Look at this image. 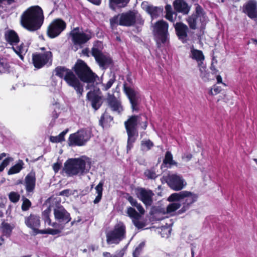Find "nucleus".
<instances>
[{
	"label": "nucleus",
	"mask_w": 257,
	"mask_h": 257,
	"mask_svg": "<svg viewBox=\"0 0 257 257\" xmlns=\"http://www.w3.org/2000/svg\"><path fill=\"white\" fill-rule=\"evenodd\" d=\"M43 11L38 6L28 8L21 17V24L30 31H35L40 28L44 22Z\"/></svg>",
	"instance_id": "nucleus-1"
},
{
	"label": "nucleus",
	"mask_w": 257,
	"mask_h": 257,
	"mask_svg": "<svg viewBox=\"0 0 257 257\" xmlns=\"http://www.w3.org/2000/svg\"><path fill=\"white\" fill-rule=\"evenodd\" d=\"M90 167V159L82 156L68 159L64 164L63 171L69 176H83L88 172Z\"/></svg>",
	"instance_id": "nucleus-2"
},
{
	"label": "nucleus",
	"mask_w": 257,
	"mask_h": 257,
	"mask_svg": "<svg viewBox=\"0 0 257 257\" xmlns=\"http://www.w3.org/2000/svg\"><path fill=\"white\" fill-rule=\"evenodd\" d=\"M143 118L141 116L132 115L125 121L124 125L126 129L127 141V152L133 148V144L135 142L138 137V132L137 130V125L140 124L143 129L146 130L147 127V122L146 120L142 121Z\"/></svg>",
	"instance_id": "nucleus-3"
},
{
	"label": "nucleus",
	"mask_w": 257,
	"mask_h": 257,
	"mask_svg": "<svg viewBox=\"0 0 257 257\" xmlns=\"http://www.w3.org/2000/svg\"><path fill=\"white\" fill-rule=\"evenodd\" d=\"M56 75L63 78L67 83L74 88L76 90L79 97L82 96L83 88L79 78L69 69L64 67H57L55 69Z\"/></svg>",
	"instance_id": "nucleus-4"
},
{
	"label": "nucleus",
	"mask_w": 257,
	"mask_h": 257,
	"mask_svg": "<svg viewBox=\"0 0 257 257\" xmlns=\"http://www.w3.org/2000/svg\"><path fill=\"white\" fill-rule=\"evenodd\" d=\"M73 69L81 81L87 83H92L95 81L94 74L83 61L77 60Z\"/></svg>",
	"instance_id": "nucleus-5"
},
{
	"label": "nucleus",
	"mask_w": 257,
	"mask_h": 257,
	"mask_svg": "<svg viewBox=\"0 0 257 257\" xmlns=\"http://www.w3.org/2000/svg\"><path fill=\"white\" fill-rule=\"evenodd\" d=\"M126 227L123 223L116 224L113 229L108 231L106 234L107 244H118L125 237Z\"/></svg>",
	"instance_id": "nucleus-6"
},
{
	"label": "nucleus",
	"mask_w": 257,
	"mask_h": 257,
	"mask_svg": "<svg viewBox=\"0 0 257 257\" xmlns=\"http://www.w3.org/2000/svg\"><path fill=\"white\" fill-rule=\"evenodd\" d=\"M90 137L91 133L89 130H81L70 135L68 144L69 146H83Z\"/></svg>",
	"instance_id": "nucleus-7"
},
{
	"label": "nucleus",
	"mask_w": 257,
	"mask_h": 257,
	"mask_svg": "<svg viewBox=\"0 0 257 257\" xmlns=\"http://www.w3.org/2000/svg\"><path fill=\"white\" fill-rule=\"evenodd\" d=\"M187 21L190 28L195 30L199 26L203 27L205 25L206 18L202 13V9L200 7L197 6L196 13L189 17Z\"/></svg>",
	"instance_id": "nucleus-8"
},
{
	"label": "nucleus",
	"mask_w": 257,
	"mask_h": 257,
	"mask_svg": "<svg viewBox=\"0 0 257 257\" xmlns=\"http://www.w3.org/2000/svg\"><path fill=\"white\" fill-rule=\"evenodd\" d=\"M65 22L61 19L54 20L48 26L47 35L51 38L58 36L66 28Z\"/></svg>",
	"instance_id": "nucleus-9"
},
{
	"label": "nucleus",
	"mask_w": 257,
	"mask_h": 257,
	"mask_svg": "<svg viewBox=\"0 0 257 257\" xmlns=\"http://www.w3.org/2000/svg\"><path fill=\"white\" fill-rule=\"evenodd\" d=\"M154 32L163 43H166L168 39V24L164 20L159 21L154 26Z\"/></svg>",
	"instance_id": "nucleus-10"
},
{
	"label": "nucleus",
	"mask_w": 257,
	"mask_h": 257,
	"mask_svg": "<svg viewBox=\"0 0 257 257\" xmlns=\"http://www.w3.org/2000/svg\"><path fill=\"white\" fill-rule=\"evenodd\" d=\"M73 42L74 44L81 45L86 43L91 38L90 32L85 33L78 27L74 28L71 32Z\"/></svg>",
	"instance_id": "nucleus-11"
},
{
	"label": "nucleus",
	"mask_w": 257,
	"mask_h": 257,
	"mask_svg": "<svg viewBox=\"0 0 257 257\" xmlns=\"http://www.w3.org/2000/svg\"><path fill=\"white\" fill-rule=\"evenodd\" d=\"M184 194L185 196L182 198L181 204L182 207L178 210V214H182L187 211L190 207L191 205L195 202L198 199V195L196 194L188 191H183Z\"/></svg>",
	"instance_id": "nucleus-12"
},
{
	"label": "nucleus",
	"mask_w": 257,
	"mask_h": 257,
	"mask_svg": "<svg viewBox=\"0 0 257 257\" xmlns=\"http://www.w3.org/2000/svg\"><path fill=\"white\" fill-rule=\"evenodd\" d=\"M25 224L29 228L31 229L35 234H39L40 229L41 220L39 216L31 213L29 216L25 217Z\"/></svg>",
	"instance_id": "nucleus-13"
},
{
	"label": "nucleus",
	"mask_w": 257,
	"mask_h": 257,
	"mask_svg": "<svg viewBox=\"0 0 257 257\" xmlns=\"http://www.w3.org/2000/svg\"><path fill=\"white\" fill-rule=\"evenodd\" d=\"M91 54L101 67L104 68L111 62V60L108 56L103 54L99 49L95 47L92 48Z\"/></svg>",
	"instance_id": "nucleus-14"
},
{
	"label": "nucleus",
	"mask_w": 257,
	"mask_h": 257,
	"mask_svg": "<svg viewBox=\"0 0 257 257\" xmlns=\"http://www.w3.org/2000/svg\"><path fill=\"white\" fill-rule=\"evenodd\" d=\"M51 52L47 51L44 54H36L33 55V63L37 68H41L49 61H52Z\"/></svg>",
	"instance_id": "nucleus-15"
},
{
	"label": "nucleus",
	"mask_w": 257,
	"mask_h": 257,
	"mask_svg": "<svg viewBox=\"0 0 257 257\" xmlns=\"http://www.w3.org/2000/svg\"><path fill=\"white\" fill-rule=\"evenodd\" d=\"M136 195L145 205L150 206L153 203V196L154 194L152 190L139 188L136 190Z\"/></svg>",
	"instance_id": "nucleus-16"
},
{
	"label": "nucleus",
	"mask_w": 257,
	"mask_h": 257,
	"mask_svg": "<svg viewBox=\"0 0 257 257\" xmlns=\"http://www.w3.org/2000/svg\"><path fill=\"white\" fill-rule=\"evenodd\" d=\"M54 215L55 219L62 224H66L71 220L70 213L62 206L54 209Z\"/></svg>",
	"instance_id": "nucleus-17"
},
{
	"label": "nucleus",
	"mask_w": 257,
	"mask_h": 257,
	"mask_svg": "<svg viewBox=\"0 0 257 257\" xmlns=\"http://www.w3.org/2000/svg\"><path fill=\"white\" fill-rule=\"evenodd\" d=\"M243 12L250 18L257 22V2L249 0L243 6Z\"/></svg>",
	"instance_id": "nucleus-18"
},
{
	"label": "nucleus",
	"mask_w": 257,
	"mask_h": 257,
	"mask_svg": "<svg viewBox=\"0 0 257 257\" xmlns=\"http://www.w3.org/2000/svg\"><path fill=\"white\" fill-rule=\"evenodd\" d=\"M137 17L136 13L133 11L122 13L120 15L119 25L124 26H132L135 23Z\"/></svg>",
	"instance_id": "nucleus-19"
},
{
	"label": "nucleus",
	"mask_w": 257,
	"mask_h": 257,
	"mask_svg": "<svg viewBox=\"0 0 257 257\" xmlns=\"http://www.w3.org/2000/svg\"><path fill=\"white\" fill-rule=\"evenodd\" d=\"M123 87L124 92L127 95L131 103L133 111L138 110V104L139 97L137 92L133 88L126 86L125 85H124Z\"/></svg>",
	"instance_id": "nucleus-20"
},
{
	"label": "nucleus",
	"mask_w": 257,
	"mask_h": 257,
	"mask_svg": "<svg viewBox=\"0 0 257 257\" xmlns=\"http://www.w3.org/2000/svg\"><path fill=\"white\" fill-rule=\"evenodd\" d=\"M174 26L179 38L183 42L186 41L187 33L189 30L188 27L182 23H177L175 24H174Z\"/></svg>",
	"instance_id": "nucleus-21"
},
{
	"label": "nucleus",
	"mask_w": 257,
	"mask_h": 257,
	"mask_svg": "<svg viewBox=\"0 0 257 257\" xmlns=\"http://www.w3.org/2000/svg\"><path fill=\"white\" fill-rule=\"evenodd\" d=\"M172 189L179 191L184 187V181L181 178H163Z\"/></svg>",
	"instance_id": "nucleus-22"
},
{
	"label": "nucleus",
	"mask_w": 257,
	"mask_h": 257,
	"mask_svg": "<svg viewBox=\"0 0 257 257\" xmlns=\"http://www.w3.org/2000/svg\"><path fill=\"white\" fill-rule=\"evenodd\" d=\"M87 98L91 102L92 107L95 110L98 109L102 103L101 97L97 95L94 92L89 91L88 92Z\"/></svg>",
	"instance_id": "nucleus-23"
},
{
	"label": "nucleus",
	"mask_w": 257,
	"mask_h": 257,
	"mask_svg": "<svg viewBox=\"0 0 257 257\" xmlns=\"http://www.w3.org/2000/svg\"><path fill=\"white\" fill-rule=\"evenodd\" d=\"M173 5L177 12L182 13L184 15L187 14L190 11L189 7L184 0H175Z\"/></svg>",
	"instance_id": "nucleus-24"
},
{
	"label": "nucleus",
	"mask_w": 257,
	"mask_h": 257,
	"mask_svg": "<svg viewBox=\"0 0 257 257\" xmlns=\"http://www.w3.org/2000/svg\"><path fill=\"white\" fill-rule=\"evenodd\" d=\"M5 36L7 42L12 45H16L20 41L18 34L12 30L7 31L5 32Z\"/></svg>",
	"instance_id": "nucleus-25"
},
{
	"label": "nucleus",
	"mask_w": 257,
	"mask_h": 257,
	"mask_svg": "<svg viewBox=\"0 0 257 257\" xmlns=\"http://www.w3.org/2000/svg\"><path fill=\"white\" fill-rule=\"evenodd\" d=\"M143 8L151 15L152 18H156L159 17L163 11L162 8L154 7L152 5H144Z\"/></svg>",
	"instance_id": "nucleus-26"
},
{
	"label": "nucleus",
	"mask_w": 257,
	"mask_h": 257,
	"mask_svg": "<svg viewBox=\"0 0 257 257\" xmlns=\"http://www.w3.org/2000/svg\"><path fill=\"white\" fill-rule=\"evenodd\" d=\"M107 99L109 106L111 108L112 110L117 111L118 113L122 111V107L119 101L114 96L109 95Z\"/></svg>",
	"instance_id": "nucleus-27"
},
{
	"label": "nucleus",
	"mask_w": 257,
	"mask_h": 257,
	"mask_svg": "<svg viewBox=\"0 0 257 257\" xmlns=\"http://www.w3.org/2000/svg\"><path fill=\"white\" fill-rule=\"evenodd\" d=\"M165 18L171 22L174 23L176 19V13L173 11L170 5H167L165 7Z\"/></svg>",
	"instance_id": "nucleus-28"
},
{
	"label": "nucleus",
	"mask_w": 257,
	"mask_h": 257,
	"mask_svg": "<svg viewBox=\"0 0 257 257\" xmlns=\"http://www.w3.org/2000/svg\"><path fill=\"white\" fill-rule=\"evenodd\" d=\"M1 229L3 234L7 237H10L12 234L13 229L14 228V225H11L5 221L2 222L1 224Z\"/></svg>",
	"instance_id": "nucleus-29"
},
{
	"label": "nucleus",
	"mask_w": 257,
	"mask_h": 257,
	"mask_svg": "<svg viewBox=\"0 0 257 257\" xmlns=\"http://www.w3.org/2000/svg\"><path fill=\"white\" fill-rule=\"evenodd\" d=\"M104 180H101L99 182L98 184L95 187V190H96V192L97 194V195L96 196L95 199L93 201V203L94 204L98 203L100 201V200L102 198V191H103V186L104 185Z\"/></svg>",
	"instance_id": "nucleus-30"
},
{
	"label": "nucleus",
	"mask_w": 257,
	"mask_h": 257,
	"mask_svg": "<svg viewBox=\"0 0 257 257\" xmlns=\"http://www.w3.org/2000/svg\"><path fill=\"white\" fill-rule=\"evenodd\" d=\"M191 57L196 60L198 63H202V61L204 59L202 52L200 50L195 49L192 48L191 49Z\"/></svg>",
	"instance_id": "nucleus-31"
},
{
	"label": "nucleus",
	"mask_w": 257,
	"mask_h": 257,
	"mask_svg": "<svg viewBox=\"0 0 257 257\" xmlns=\"http://www.w3.org/2000/svg\"><path fill=\"white\" fill-rule=\"evenodd\" d=\"M15 53L19 55L21 60H23V55H25L28 51V46L24 45L23 43H22L20 46L16 47H12Z\"/></svg>",
	"instance_id": "nucleus-32"
},
{
	"label": "nucleus",
	"mask_w": 257,
	"mask_h": 257,
	"mask_svg": "<svg viewBox=\"0 0 257 257\" xmlns=\"http://www.w3.org/2000/svg\"><path fill=\"white\" fill-rule=\"evenodd\" d=\"M36 185V178H25V187L27 192H32Z\"/></svg>",
	"instance_id": "nucleus-33"
},
{
	"label": "nucleus",
	"mask_w": 257,
	"mask_h": 257,
	"mask_svg": "<svg viewBox=\"0 0 257 257\" xmlns=\"http://www.w3.org/2000/svg\"><path fill=\"white\" fill-rule=\"evenodd\" d=\"M24 163L21 160H19L18 163L12 166L9 170L8 174L9 175H13L18 173L23 169Z\"/></svg>",
	"instance_id": "nucleus-34"
},
{
	"label": "nucleus",
	"mask_w": 257,
	"mask_h": 257,
	"mask_svg": "<svg viewBox=\"0 0 257 257\" xmlns=\"http://www.w3.org/2000/svg\"><path fill=\"white\" fill-rule=\"evenodd\" d=\"M185 196L184 194L183 191H181L179 193H174L171 194L170 196L168 198V201L169 202H179V203H181V201L182 200V198Z\"/></svg>",
	"instance_id": "nucleus-35"
},
{
	"label": "nucleus",
	"mask_w": 257,
	"mask_h": 257,
	"mask_svg": "<svg viewBox=\"0 0 257 257\" xmlns=\"http://www.w3.org/2000/svg\"><path fill=\"white\" fill-rule=\"evenodd\" d=\"M51 213V209L50 208H47L42 212V216L45 223H47L49 225H51L53 227L55 226L56 223H51V220L50 218Z\"/></svg>",
	"instance_id": "nucleus-36"
},
{
	"label": "nucleus",
	"mask_w": 257,
	"mask_h": 257,
	"mask_svg": "<svg viewBox=\"0 0 257 257\" xmlns=\"http://www.w3.org/2000/svg\"><path fill=\"white\" fill-rule=\"evenodd\" d=\"M163 164L171 167L172 165H177V163L173 159V156L170 152L167 151L166 153L165 158L163 160Z\"/></svg>",
	"instance_id": "nucleus-37"
},
{
	"label": "nucleus",
	"mask_w": 257,
	"mask_h": 257,
	"mask_svg": "<svg viewBox=\"0 0 257 257\" xmlns=\"http://www.w3.org/2000/svg\"><path fill=\"white\" fill-rule=\"evenodd\" d=\"M68 129H66L57 136H51L50 140L52 143H59L64 141V136L67 133Z\"/></svg>",
	"instance_id": "nucleus-38"
},
{
	"label": "nucleus",
	"mask_w": 257,
	"mask_h": 257,
	"mask_svg": "<svg viewBox=\"0 0 257 257\" xmlns=\"http://www.w3.org/2000/svg\"><path fill=\"white\" fill-rule=\"evenodd\" d=\"M128 216L132 219V220L135 219H140L141 217V215L138 213L135 209L132 207H129L127 208L126 212Z\"/></svg>",
	"instance_id": "nucleus-39"
},
{
	"label": "nucleus",
	"mask_w": 257,
	"mask_h": 257,
	"mask_svg": "<svg viewBox=\"0 0 257 257\" xmlns=\"http://www.w3.org/2000/svg\"><path fill=\"white\" fill-rule=\"evenodd\" d=\"M110 7L112 10H114L113 4L116 5L119 8H123L127 5L130 0H110Z\"/></svg>",
	"instance_id": "nucleus-40"
},
{
	"label": "nucleus",
	"mask_w": 257,
	"mask_h": 257,
	"mask_svg": "<svg viewBox=\"0 0 257 257\" xmlns=\"http://www.w3.org/2000/svg\"><path fill=\"white\" fill-rule=\"evenodd\" d=\"M145 246L144 241L141 242L135 248L133 253V257H139Z\"/></svg>",
	"instance_id": "nucleus-41"
},
{
	"label": "nucleus",
	"mask_w": 257,
	"mask_h": 257,
	"mask_svg": "<svg viewBox=\"0 0 257 257\" xmlns=\"http://www.w3.org/2000/svg\"><path fill=\"white\" fill-rule=\"evenodd\" d=\"M181 203L179 202L169 204L167 207V212L168 213L173 212L178 209L181 206Z\"/></svg>",
	"instance_id": "nucleus-42"
},
{
	"label": "nucleus",
	"mask_w": 257,
	"mask_h": 257,
	"mask_svg": "<svg viewBox=\"0 0 257 257\" xmlns=\"http://www.w3.org/2000/svg\"><path fill=\"white\" fill-rule=\"evenodd\" d=\"M60 232V231L57 229L47 228L46 229L40 230L39 234H49L51 235H56Z\"/></svg>",
	"instance_id": "nucleus-43"
},
{
	"label": "nucleus",
	"mask_w": 257,
	"mask_h": 257,
	"mask_svg": "<svg viewBox=\"0 0 257 257\" xmlns=\"http://www.w3.org/2000/svg\"><path fill=\"white\" fill-rule=\"evenodd\" d=\"M10 200L13 203L18 202L20 198V195L16 192H11L9 194Z\"/></svg>",
	"instance_id": "nucleus-44"
},
{
	"label": "nucleus",
	"mask_w": 257,
	"mask_h": 257,
	"mask_svg": "<svg viewBox=\"0 0 257 257\" xmlns=\"http://www.w3.org/2000/svg\"><path fill=\"white\" fill-rule=\"evenodd\" d=\"M32 205V203L29 199L25 198L22 204L21 208L24 211L28 210Z\"/></svg>",
	"instance_id": "nucleus-45"
},
{
	"label": "nucleus",
	"mask_w": 257,
	"mask_h": 257,
	"mask_svg": "<svg viewBox=\"0 0 257 257\" xmlns=\"http://www.w3.org/2000/svg\"><path fill=\"white\" fill-rule=\"evenodd\" d=\"M13 161V159L11 157H8L5 159L0 164V172L2 171L5 167H6L11 162Z\"/></svg>",
	"instance_id": "nucleus-46"
},
{
	"label": "nucleus",
	"mask_w": 257,
	"mask_h": 257,
	"mask_svg": "<svg viewBox=\"0 0 257 257\" xmlns=\"http://www.w3.org/2000/svg\"><path fill=\"white\" fill-rule=\"evenodd\" d=\"M120 21V15L114 16L110 19V24L111 27H114L116 25L119 24Z\"/></svg>",
	"instance_id": "nucleus-47"
},
{
	"label": "nucleus",
	"mask_w": 257,
	"mask_h": 257,
	"mask_svg": "<svg viewBox=\"0 0 257 257\" xmlns=\"http://www.w3.org/2000/svg\"><path fill=\"white\" fill-rule=\"evenodd\" d=\"M140 219H135L133 220L134 225L138 229L143 228L145 226V223L139 220Z\"/></svg>",
	"instance_id": "nucleus-48"
},
{
	"label": "nucleus",
	"mask_w": 257,
	"mask_h": 257,
	"mask_svg": "<svg viewBox=\"0 0 257 257\" xmlns=\"http://www.w3.org/2000/svg\"><path fill=\"white\" fill-rule=\"evenodd\" d=\"M221 90V89L220 87L217 86H214L213 88H212L210 91L209 94L211 95H215L218 94Z\"/></svg>",
	"instance_id": "nucleus-49"
},
{
	"label": "nucleus",
	"mask_w": 257,
	"mask_h": 257,
	"mask_svg": "<svg viewBox=\"0 0 257 257\" xmlns=\"http://www.w3.org/2000/svg\"><path fill=\"white\" fill-rule=\"evenodd\" d=\"M71 191L70 189H65L59 192L57 195L58 196H64L66 197H68L71 194Z\"/></svg>",
	"instance_id": "nucleus-50"
},
{
	"label": "nucleus",
	"mask_w": 257,
	"mask_h": 257,
	"mask_svg": "<svg viewBox=\"0 0 257 257\" xmlns=\"http://www.w3.org/2000/svg\"><path fill=\"white\" fill-rule=\"evenodd\" d=\"M0 67L3 68L4 71H8L10 68L9 65L3 60L0 61Z\"/></svg>",
	"instance_id": "nucleus-51"
},
{
	"label": "nucleus",
	"mask_w": 257,
	"mask_h": 257,
	"mask_svg": "<svg viewBox=\"0 0 257 257\" xmlns=\"http://www.w3.org/2000/svg\"><path fill=\"white\" fill-rule=\"evenodd\" d=\"M114 80L115 79L113 78L110 79L105 85H103L104 90L106 91L109 89L114 83Z\"/></svg>",
	"instance_id": "nucleus-52"
},
{
	"label": "nucleus",
	"mask_w": 257,
	"mask_h": 257,
	"mask_svg": "<svg viewBox=\"0 0 257 257\" xmlns=\"http://www.w3.org/2000/svg\"><path fill=\"white\" fill-rule=\"evenodd\" d=\"M126 199L133 206L135 207L138 204L137 200L132 196L129 195Z\"/></svg>",
	"instance_id": "nucleus-53"
},
{
	"label": "nucleus",
	"mask_w": 257,
	"mask_h": 257,
	"mask_svg": "<svg viewBox=\"0 0 257 257\" xmlns=\"http://www.w3.org/2000/svg\"><path fill=\"white\" fill-rule=\"evenodd\" d=\"M142 147L145 146L147 147V150H149L153 146V144L150 140L146 141H142Z\"/></svg>",
	"instance_id": "nucleus-54"
},
{
	"label": "nucleus",
	"mask_w": 257,
	"mask_h": 257,
	"mask_svg": "<svg viewBox=\"0 0 257 257\" xmlns=\"http://www.w3.org/2000/svg\"><path fill=\"white\" fill-rule=\"evenodd\" d=\"M67 184V182L65 179H62L61 180H60L56 185V187H57L58 189H61V188L63 187L65 185H66Z\"/></svg>",
	"instance_id": "nucleus-55"
},
{
	"label": "nucleus",
	"mask_w": 257,
	"mask_h": 257,
	"mask_svg": "<svg viewBox=\"0 0 257 257\" xmlns=\"http://www.w3.org/2000/svg\"><path fill=\"white\" fill-rule=\"evenodd\" d=\"M192 158V155L190 153H184L182 156V160L186 162L190 161Z\"/></svg>",
	"instance_id": "nucleus-56"
},
{
	"label": "nucleus",
	"mask_w": 257,
	"mask_h": 257,
	"mask_svg": "<svg viewBox=\"0 0 257 257\" xmlns=\"http://www.w3.org/2000/svg\"><path fill=\"white\" fill-rule=\"evenodd\" d=\"M16 2V0H0V4L10 5Z\"/></svg>",
	"instance_id": "nucleus-57"
},
{
	"label": "nucleus",
	"mask_w": 257,
	"mask_h": 257,
	"mask_svg": "<svg viewBox=\"0 0 257 257\" xmlns=\"http://www.w3.org/2000/svg\"><path fill=\"white\" fill-rule=\"evenodd\" d=\"M200 71L201 72V77H203L205 76L206 74V70L205 67L204 65H201L200 63H198Z\"/></svg>",
	"instance_id": "nucleus-58"
},
{
	"label": "nucleus",
	"mask_w": 257,
	"mask_h": 257,
	"mask_svg": "<svg viewBox=\"0 0 257 257\" xmlns=\"http://www.w3.org/2000/svg\"><path fill=\"white\" fill-rule=\"evenodd\" d=\"M61 167V164L58 162L54 163L53 165V169L55 172H58Z\"/></svg>",
	"instance_id": "nucleus-59"
},
{
	"label": "nucleus",
	"mask_w": 257,
	"mask_h": 257,
	"mask_svg": "<svg viewBox=\"0 0 257 257\" xmlns=\"http://www.w3.org/2000/svg\"><path fill=\"white\" fill-rule=\"evenodd\" d=\"M135 207L137 208L140 214H144L145 213V209L141 204L138 203Z\"/></svg>",
	"instance_id": "nucleus-60"
},
{
	"label": "nucleus",
	"mask_w": 257,
	"mask_h": 257,
	"mask_svg": "<svg viewBox=\"0 0 257 257\" xmlns=\"http://www.w3.org/2000/svg\"><path fill=\"white\" fill-rule=\"evenodd\" d=\"M145 175L146 177H153L155 175V173L153 171L148 170L145 171Z\"/></svg>",
	"instance_id": "nucleus-61"
},
{
	"label": "nucleus",
	"mask_w": 257,
	"mask_h": 257,
	"mask_svg": "<svg viewBox=\"0 0 257 257\" xmlns=\"http://www.w3.org/2000/svg\"><path fill=\"white\" fill-rule=\"evenodd\" d=\"M167 231L168 232V233H166V236L168 237L169 235H170L171 233V229L169 228L168 227H163V228L162 229V231Z\"/></svg>",
	"instance_id": "nucleus-62"
},
{
	"label": "nucleus",
	"mask_w": 257,
	"mask_h": 257,
	"mask_svg": "<svg viewBox=\"0 0 257 257\" xmlns=\"http://www.w3.org/2000/svg\"><path fill=\"white\" fill-rule=\"evenodd\" d=\"M81 220V218L79 217L78 220H74L71 222V226H73L76 222H79Z\"/></svg>",
	"instance_id": "nucleus-63"
},
{
	"label": "nucleus",
	"mask_w": 257,
	"mask_h": 257,
	"mask_svg": "<svg viewBox=\"0 0 257 257\" xmlns=\"http://www.w3.org/2000/svg\"><path fill=\"white\" fill-rule=\"evenodd\" d=\"M216 79L218 83L222 82V78L220 75H217L216 77Z\"/></svg>",
	"instance_id": "nucleus-64"
}]
</instances>
